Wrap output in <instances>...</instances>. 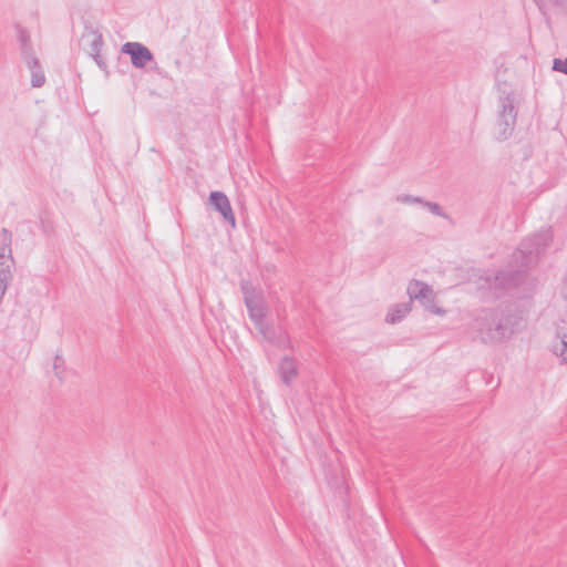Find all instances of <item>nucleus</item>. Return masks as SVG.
I'll use <instances>...</instances> for the list:
<instances>
[{
  "label": "nucleus",
  "mask_w": 567,
  "mask_h": 567,
  "mask_svg": "<svg viewBox=\"0 0 567 567\" xmlns=\"http://www.w3.org/2000/svg\"><path fill=\"white\" fill-rule=\"evenodd\" d=\"M241 291H243V295H244V302H245V305L247 303V300H255V299H257L256 290H255L254 286L250 282H248V281L241 282Z\"/></svg>",
  "instance_id": "17"
},
{
  "label": "nucleus",
  "mask_w": 567,
  "mask_h": 567,
  "mask_svg": "<svg viewBox=\"0 0 567 567\" xmlns=\"http://www.w3.org/2000/svg\"><path fill=\"white\" fill-rule=\"evenodd\" d=\"M209 204L214 207L215 210L220 213L223 218L231 225V227L236 226V218L230 205V202L225 193L220 190H213L209 194Z\"/></svg>",
  "instance_id": "8"
},
{
  "label": "nucleus",
  "mask_w": 567,
  "mask_h": 567,
  "mask_svg": "<svg viewBox=\"0 0 567 567\" xmlns=\"http://www.w3.org/2000/svg\"><path fill=\"white\" fill-rule=\"evenodd\" d=\"M256 329L262 336V338L271 344L280 346L285 342L286 336L284 332H277V330L268 324L266 321H262L260 324L256 326Z\"/></svg>",
  "instance_id": "12"
},
{
  "label": "nucleus",
  "mask_w": 567,
  "mask_h": 567,
  "mask_svg": "<svg viewBox=\"0 0 567 567\" xmlns=\"http://www.w3.org/2000/svg\"><path fill=\"white\" fill-rule=\"evenodd\" d=\"M498 115L496 121V140H508L515 130L517 120V106L513 92L504 93L498 99Z\"/></svg>",
  "instance_id": "2"
},
{
  "label": "nucleus",
  "mask_w": 567,
  "mask_h": 567,
  "mask_svg": "<svg viewBox=\"0 0 567 567\" xmlns=\"http://www.w3.org/2000/svg\"><path fill=\"white\" fill-rule=\"evenodd\" d=\"M526 279L524 270H498L493 276L486 277V282L491 289L495 291H509Z\"/></svg>",
  "instance_id": "5"
},
{
  "label": "nucleus",
  "mask_w": 567,
  "mask_h": 567,
  "mask_svg": "<svg viewBox=\"0 0 567 567\" xmlns=\"http://www.w3.org/2000/svg\"><path fill=\"white\" fill-rule=\"evenodd\" d=\"M408 295L411 301L417 300L421 305L433 313H444V311L435 306V295L432 288L420 280H412L408 286Z\"/></svg>",
  "instance_id": "6"
},
{
  "label": "nucleus",
  "mask_w": 567,
  "mask_h": 567,
  "mask_svg": "<svg viewBox=\"0 0 567 567\" xmlns=\"http://www.w3.org/2000/svg\"><path fill=\"white\" fill-rule=\"evenodd\" d=\"M539 11L544 16L547 23H549L548 11L556 10L567 16V0H534Z\"/></svg>",
  "instance_id": "10"
},
{
  "label": "nucleus",
  "mask_w": 567,
  "mask_h": 567,
  "mask_svg": "<svg viewBox=\"0 0 567 567\" xmlns=\"http://www.w3.org/2000/svg\"><path fill=\"white\" fill-rule=\"evenodd\" d=\"M553 70L556 72H560L567 75V58L559 59L556 58L553 61Z\"/></svg>",
  "instance_id": "19"
},
{
  "label": "nucleus",
  "mask_w": 567,
  "mask_h": 567,
  "mask_svg": "<svg viewBox=\"0 0 567 567\" xmlns=\"http://www.w3.org/2000/svg\"><path fill=\"white\" fill-rule=\"evenodd\" d=\"M298 374L297 361L291 357H284L279 364V375L286 385H290Z\"/></svg>",
  "instance_id": "9"
},
{
  "label": "nucleus",
  "mask_w": 567,
  "mask_h": 567,
  "mask_svg": "<svg viewBox=\"0 0 567 567\" xmlns=\"http://www.w3.org/2000/svg\"><path fill=\"white\" fill-rule=\"evenodd\" d=\"M553 240L550 228L543 229L522 241L518 251L520 252L524 264L527 266L536 261L543 255Z\"/></svg>",
  "instance_id": "4"
},
{
  "label": "nucleus",
  "mask_w": 567,
  "mask_h": 567,
  "mask_svg": "<svg viewBox=\"0 0 567 567\" xmlns=\"http://www.w3.org/2000/svg\"><path fill=\"white\" fill-rule=\"evenodd\" d=\"M11 243V231L7 228H2L0 244V303L12 279L11 268L14 266V260L12 257Z\"/></svg>",
  "instance_id": "3"
},
{
  "label": "nucleus",
  "mask_w": 567,
  "mask_h": 567,
  "mask_svg": "<svg viewBox=\"0 0 567 567\" xmlns=\"http://www.w3.org/2000/svg\"><path fill=\"white\" fill-rule=\"evenodd\" d=\"M396 200L400 202V203H404V204H423L424 203V198L422 197H419V196H412V195H399L396 197Z\"/></svg>",
  "instance_id": "18"
},
{
  "label": "nucleus",
  "mask_w": 567,
  "mask_h": 567,
  "mask_svg": "<svg viewBox=\"0 0 567 567\" xmlns=\"http://www.w3.org/2000/svg\"><path fill=\"white\" fill-rule=\"evenodd\" d=\"M121 52L130 55L131 63L136 69H143L154 60L150 49L140 42H126L122 45Z\"/></svg>",
  "instance_id": "7"
},
{
  "label": "nucleus",
  "mask_w": 567,
  "mask_h": 567,
  "mask_svg": "<svg viewBox=\"0 0 567 567\" xmlns=\"http://www.w3.org/2000/svg\"><path fill=\"white\" fill-rule=\"evenodd\" d=\"M60 362H63V360L61 359L60 355H56L54 361V370H58Z\"/></svg>",
  "instance_id": "23"
},
{
  "label": "nucleus",
  "mask_w": 567,
  "mask_h": 567,
  "mask_svg": "<svg viewBox=\"0 0 567 567\" xmlns=\"http://www.w3.org/2000/svg\"><path fill=\"white\" fill-rule=\"evenodd\" d=\"M422 205L426 207L435 216H440L446 219L450 218L449 215L442 209V207L437 203L424 199V203Z\"/></svg>",
  "instance_id": "16"
},
{
  "label": "nucleus",
  "mask_w": 567,
  "mask_h": 567,
  "mask_svg": "<svg viewBox=\"0 0 567 567\" xmlns=\"http://www.w3.org/2000/svg\"><path fill=\"white\" fill-rule=\"evenodd\" d=\"M248 311V316L250 320L254 322L255 327L265 321V307L260 299L247 300L245 305Z\"/></svg>",
  "instance_id": "13"
},
{
  "label": "nucleus",
  "mask_w": 567,
  "mask_h": 567,
  "mask_svg": "<svg viewBox=\"0 0 567 567\" xmlns=\"http://www.w3.org/2000/svg\"><path fill=\"white\" fill-rule=\"evenodd\" d=\"M411 311V301L393 306L385 317L388 323L400 322Z\"/></svg>",
  "instance_id": "14"
},
{
  "label": "nucleus",
  "mask_w": 567,
  "mask_h": 567,
  "mask_svg": "<svg viewBox=\"0 0 567 567\" xmlns=\"http://www.w3.org/2000/svg\"><path fill=\"white\" fill-rule=\"evenodd\" d=\"M102 44H103L102 35L97 34L91 43V55L101 53Z\"/></svg>",
  "instance_id": "21"
},
{
  "label": "nucleus",
  "mask_w": 567,
  "mask_h": 567,
  "mask_svg": "<svg viewBox=\"0 0 567 567\" xmlns=\"http://www.w3.org/2000/svg\"><path fill=\"white\" fill-rule=\"evenodd\" d=\"M484 313V320L491 321L485 329L480 328L481 339L484 342H502L509 339L520 321V317L511 306L498 307Z\"/></svg>",
  "instance_id": "1"
},
{
  "label": "nucleus",
  "mask_w": 567,
  "mask_h": 567,
  "mask_svg": "<svg viewBox=\"0 0 567 567\" xmlns=\"http://www.w3.org/2000/svg\"><path fill=\"white\" fill-rule=\"evenodd\" d=\"M18 39L20 42L21 54H22L23 60L25 61V60H28V58L30 55H34V52L31 47L30 35H29L28 31L24 29H19Z\"/></svg>",
  "instance_id": "15"
},
{
  "label": "nucleus",
  "mask_w": 567,
  "mask_h": 567,
  "mask_svg": "<svg viewBox=\"0 0 567 567\" xmlns=\"http://www.w3.org/2000/svg\"><path fill=\"white\" fill-rule=\"evenodd\" d=\"M92 58L94 59L95 63L99 65L100 69L104 70L106 68V63L102 58L101 53L93 54Z\"/></svg>",
  "instance_id": "22"
},
{
  "label": "nucleus",
  "mask_w": 567,
  "mask_h": 567,
  "mask_svg": "<svg viewBox=\"0 0 567 567\" xmlns=\"http://www.w3.org/2000/svg\"><path fill=\"white\" fill-rule=\"evenodd\" d=\"M558 354L561 358V361L567 363V334L561 336L560 349L558 350Z\"/></svg>",
  "instance_id": "20"
},
{
  "label": "nucleus",
  "mask_w": 567,
  "mask_h": 567,
  "mask_svg": "<svg viewBox=\"0 0 567 567\" xmlns=\"http://www.w3.org/2000/svg\"><path fill=\"white\" fill-rule=\"evenodd\" d=\"M565 299L567 300V281H566V293H565Z\"/></svg>",
  "instance_id": "24"
},
{
  "label": "nucleus",
  "mask_w": 567,
  "mask_h": 567,
  "mask_svg": "<svg viewBox=\"0 0 567 567\" xmlns=\"http://www.w3.org/2000/svg\"><path fill=\"white\" fill-rule=\"evenodd\" d=\"M24 62L32 75L31 85L33 87H41L45 83V75L40 65L39 59L35 55H30Z\"/></svg>",
  "instance_id": "11"
}]
</instances>
